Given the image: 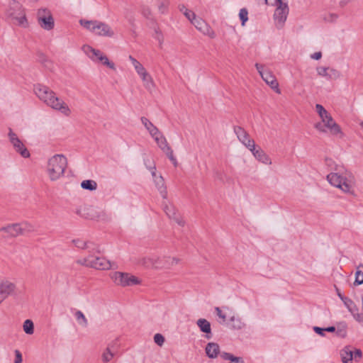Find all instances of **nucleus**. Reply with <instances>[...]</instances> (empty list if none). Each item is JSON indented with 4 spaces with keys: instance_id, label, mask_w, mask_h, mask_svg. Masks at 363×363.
Here are the masks:
<instances>
[{
    "instance_id": "1",
    "label": "nucleus",
    "mask_w": 363,
    "mask_h": 363,
    "mask_svg": "<svg viewBox=\"0 0 363 363\" xmlns=\"http://www.w3.org/2000/svg\"><path fill=\"white\" fill-rule=\"evenodd\" d=\"M34 92L37 97L48 106L60 112L65 116L71 114V110L68 105L48 86L38 84L34 86Z\"/></svg>"
},
{
    "instance_id": "2",
    "label": "nucleus",
    "mask_w": 363,
    "mask_h": 363,
    "mask_svg": "<svg viewBox=\"0 0 363 363\" xmlns=\"http://www.w3.org/2000/svg\"><path fill=\"white\" fill-rule=\"evenodd\" d=\"M333 170L326 177L329 184L344 193H351L354 184L352 173L342 164L335 165Z\"/></svg>"
},
{
    "instance_id": "3",
    "label": "nucleus",
    "mask_w": 363,
    "mask_h": 363,
    "mask_svg": "<svg viewBox=\"0 0 363 363\" xmlns=\"http://www.w3.org/2000/svg\"><path fill=\"white\" fill-rule=\"evenodd\" d=\"M320 121L315 125V128L320 133H329L333 135L343 136L340 126L335 122L331 114L320 104L315 105Z\"/></svg>"
},
{
    "instance_id": "4",
    "label": "nucleus",
    "mask_w": 363,
    "mask_h": 363,
    "mask_svg": "<svg viewBox=\"0 0 363 363\" xmlns=\"http://www.w3.org/2000/svg\"><path fill=\"white\" fill-rule=\"evenodd\" d=\"M67 165V160L63 155L57 154L50 157L47 166L50 179L52 181L60 179L64 174Z\"/></svg>"
},
{
    "instance_id": "5",
    "label": "nucleus",
    "mask_w": 363,
    "mask_h": 363,
    "mask_svg": "<svg viewBox=\"0 0 363 363\" xmlns=\"http://www.w3.org/2000/svg\"><path fill=\"white\" fill-rule=\"evenodd\" d=\"M79 23L84 28L99 36L112 37L114 35L111 28L104 22L81 19Z\"/></svg>"
},
{
    "instance_id": "6",
    "label": "nucleus",
    "mask_w": 363,
    "mask_h": 363,
    "mask_svg": "<svg viewBox=\"0 0 363 363\" xmlns=\"http://www.w3.org/2000/svg\"><path fill=\"white\" fill-rule=\"evenodd\" d=\"M272 5L275 7L273 14L274 24L278 29H281L284 27L289 13L288 4L282 0H274Z\"/></svg>"
},
{
    "instance_id": "7",
    "label": "nucleus",
    "mask_w": 363,
    "mask_h": 363,
    "mask_svg": "<svg viewBox=\"0 0 363 363\" xmlns=\"http://www.w3.org/2000/svg\"><path fill=\"white\" fill-rule=\"evenodd\" d=\"M82 50L94 63H101L111 69H116L115 64L111 62L101 50L95 49L89 45H83Z\"/></svg>"
},
{
    "instance_id": "8",
    "label": "nucleus",
    "mask_w": 363,
    "mask_h": 363,
    "mask_svg": "<svg viewBox=\"0 0 363 363\" xmlns=\"http://www.w3.org/2000/svg\"><path fill=\"white\" fill-rule=\"evenodd\" d=\"M79 264L97 270H108L112 267L111 262L104 257L89 255L77 261Z\"/></svg>"
},
{
    "instance_id": "9",
    "label": "nucleus",
    "mask_w": 363,
    "mask_h": 363,
    "mask_svg": "<svg viewBox=\"0 0 363 363\" xmlns=\"http://www.w3.org/2000/svg\"><path fill=\"white\" fill-rule=\"evenodd\" d=\"M110 277L115 284L123 287L141 284V280L138 277L127 272H113L110 274Z\"/></svg>"
},
{
    "instance_id": "10",
    "label": "nucleus",
    "mask_w": 363,
    "mask_h": 363,
    "mask_svg": "<svg viewBox=\"0 0 363 363\" xmlns=\"http://www.w3.org/2000/svg\"><path fill=\"white\" fill-rule=\"evenodd\" d=\"M255 67L266 84H267L277 94H280L281 89H279V83L272 72L264 69V67L259 63L255 64Z\"/></svg>"
},
{
    "instance_id": "11",
    "label": "nucleus",
    "mask_w": 363,
    "mask_h": 363,
    "mask_svg": "<svg viewBox=\"0 0 363 363\" xmlns=\"http://www.w3.org/2000/svg\"><path fill=\"white\" fill-rule=\"evenodd\" d=\"M37 20L39 26L45 30H51L54 28L55 21L51 11L45 8L38 10Z\"/></svg>"
},
{
    "instance_id": "12",
    "label": "nucleus",
    "mask_w": 363,
    "mask_h": 363,
    "mask_svg": "<svg viewBox=\"0 0 363 363\" xmlns=\"http://www.w3.org/2000/svg\"><path fill=\"white\" fill-rule=\"evenodd\" d=\"M33 230V226L27 222L9 225L0 229V234L6 233L8 235L16 237L24 232Z\"/></svg>"
},
{
    "instance_id": "13",
    "label": "nucleus",
    "mask_w": 363,
    "mask_h": 363,
    "mask_svg": "<svg viewBox=\"0 0 363 363\" xmlns=\"http://www.w3.org/2000/svg\"><path fill=\"white\" fill-rule=\"evenodd\" d=\"M342 363H352V361L359 362L362 357L361 350L351 346H346L340 351Z\"/></svg>"
},
{
    "instance_id": "14",
    "label": "nucleus",
    "mask_w": 363,
    "mask_h": 363,
    "mask_svg": "<svg viewBox=\"0 0 363 363\" xmlns=\"http://www.w3.org/2000/svg\"><path fill=\"white\" fill-rule=\"evenodd\" d=\"M9 138L16 152L19 153L24 158H28L30 157L29 151L26 147L22 140L12 131L11 128H9Z\"/></svg>"
},
{
    "instance_id": "15",
    "label": "nucleus",
    "mask_w": 363,
    "mask_h": 363,
    "mask_svg": "<svg viewBox=\"0 0 363 363\" xmlns=\"http://www.w3.org/2000/svg\"><path fill=\"white\" fill-rule=\"evenodd\" d=\"M234 133L237 135L238 140L248 150L251 147L253 148V145L255 143L254 140L250 138L249 134L243 128L240 126H235Z\"/></svg>"
},
{
    "instance_id": "16",
    "label": "nucleus",
    "mask_w": 363,
    "mask_h": 363,
    "mask_svg": "<svg viewBox=\"0 0 363 363\" xmlns=\"http://www.w3.org/2000/svg\"><path fill=\"white\" fill-rule=\"evenodd\" d=\"M16 286L6 279L0 278V304L15 291Z\"/></svg>"
},
{
    "instance_id": "17",
    "label": "nucleus",
    "mask_w": 363,
    "mask_h": 363,
    "mask_svg": "<svg viewBox=\"0 0 363 363\" xmlns=\"http://www.w3.org/2000/svg\"><path fill=\"white\" fill-rule=\"evenodd\" d=\"M150 170L157 190L159 191L161 196L166 200L167 198V191L163 177L162 176H157L155 166L150 167Z\"/></svg>"
},
{
    "instance_id": "18",
    "label": "nucleus",
    "mask_w": 363,
    "mask_h": 363,
    "mask_svg": "<svg viewBox=\"0 0 363 363\" xmlns=\"http://www.w3.org/2000/svg\"><path fill=\"white\" fill-rule=\"evenodd\" d=\"M191 24H193L195 28L203 34L208 35L211 38L215 37L214 31L212 30L211 26L202 18H196L195 20L192 21Z\"/></svg>"
},
{
    "instance_id": "19",
    "label": "nucleus",
    "mask_w": 363,
    "mask_h": 363,
    "mask_svg": "<svg viewBox=\"0 0 363 363\" xmlns=\"http://www.w3.org/2000/svg\"><path fill=\"white\" fill-rule=\"evenodd\" d=\"M253 156L260 162L264 164H271L272 161L270 157L265 153V152L259 147H256L255 144L253 145V148L249 150Z\"/></svg>"
},
{
    "instance_id": "20",
    "label": "nucleus",
    "mask_w": 363,
    "mask_h": 363,
    "mask_svg": "<svg viewBox=\"0 0 363 363\" xmlns=\"http://www.w3.org/2000/svg\"><path fill=\"white\" fill-rule=\"evenodd\" d=\"M316 71L319 76L325 77L327 79H336L340 76L339 72L333 68L318 67Z\"/></svg>"
},
{
    "instance_id": "21",
    "label": "nucleus",
    "mask_w": 363,
    "mask_h": 363,
    "mask_svg": "<svg viewBox=\"0 0 363 363\" xmlns=\"http://www.w3.org/2000/svg\"><path fill=\"white\" fill-rule=\"evenodd\" d=\"M8 16L11 18L12 21H13V23L21 28H26L29 26V23L26 18V11L22 13L20 12L18 14L15 13V15H10Z\"/></svg>"
},
{
    "instance_id": "22",
    "label": "nucleus",
    "mask_w": 363,
    "mask_h": 363,
    "mask_svg": "<svg viewBox=\"0 0 363 363\" xmlns=\"http://www.w3.org/2000/svg\"><path fill=\"white\" fill-rule=\"evenodd\" d=\"M8 16L11 18L12 21H13V23L21 28H26L29 26V23L26 18V11L22 13L20 12L18 14L15 13V15H10Z\"/></svg>"
},
{
    "instance_id": "23",
    "label": "nucleus",
    "mask_w": 363,
    "mask_h": 363,
    "mask_svg": "<svg viewBox=\"0 0 363 363\" xmlns=\"http://www.w3.org/2000/svg\"><path fill=\"white\" fill-rule=\"evenodd\" d=\"M8 16L11 18L12 21H13V23L21 28H26L29 26V23L26 18V11L22 13L20 12L18 14L15 13V15H10Z\"/></svg>"
},
{
    "instance_id": "24",
    "label": "nucleus",
    "mask_w": 363,
    "mask_h": 363,
    "mask_svg": "<svg viewBox=\"0 0 363 363\" xmlns=\"http://www.w3.org/2000/svg\"><path fill=\"white\" fill-rule=\"evenodd\" d=\"M152 138L154 139L157 146L163 152L171 147L169 145L166 138L161 131L157 132L156 135H154V136H152Z\"/></svg>"
},
{
    "instance_id": "25",
    "label": "nucleus",
    "mask_w": 363,
    "mask_h": 363,
    "mask_svg": "<svg viewBox=\"0 0 363 363\" xmlns=\"http://www.w3.org/2000/svg\"><path fill=\"white\" fill-rule=\"evenodd\" d=\"M162 205L165 213L169 218L174 219L179 225H183V222L177 217V211L173 205L167 203L166 201Z\"/></svg>"
},
{
    "instance_id": "26",
    "label": "nucleus",
    "mask_w": 363,
    "mask_h": 363,
    "mask_svg": "<svg viewBox=\"0 0 363 363\" xmlns=\"http://www.w3.org/2000/svg\"><path fill=\"white\" fill-rule=\"evenodd\" d=\"M23 11H25V9L21 3L16 0H11L9 2V9L6 11V15H15V13L18 14V13H22Z\"/></svg>"
},
{
    "instance_id": "27",
    "label": "nucleus",
    "mask_w": 363,
    "mask_h": 363,
    "mask_svg": "<svg viewBox=\"0 0 363 363\" xmlns=\"http://www.w3.org/2000/svg\"><path fill=\"white\" fill-rule=\"evenodd\" d=\"M206 355L211 359H215L220 354V347L217 343L209 342L206 346Z\"/></svg>"
},
{
    "instance_id": "28",
    "label": "nucleus",
    "mask_w": 363,
    "mask_h": 363,
    "mask_svg": "<svg viewBox=\"0 0 363 363\" xmlns=\"http://www.w3.org/2000/svg\"><path fill=\"white\" fill-rule=\"evenodd\" d=\"M139 77L143 82V86L147 90H151L155 86L154 80L150 74L147 71L139 75Z\"/></svg>"
},
{
    "instance_id": "29",
    "label": "nucleus",
    "mask_w": 363,
    "mask_h": 363,
    "mask_svg": "<svg viewBox=\"0 0 363 363\" xmlns=\"http://www.w3.org/2000/svg\"><path fill=\"white\" fill-rule=\"evenodd\" d=\"M140 121L151 137L154 136V135H156V133L160 131V130L146 117H141Z\"/></svg>"
},
{
    "instance_id": "30",
    "label": "nucleus",
    "mask_w": 363,
    "mask_h": 363,
    "mask_svg": "<svg viewBox=\"0 0 363 363\" xmlns=\"http://www.w3.org/2000/svg\"><path fill=\"white\" fill-rule=\"evenodd\" d=\"M152 2L160 13L164 14L168 12L170 0H152Z\"/></svg>"
},
{
    "instance_id": "31",
    "label": "nucleus",
    "mask_w": 363,
    "mask_h": 363,
    "mask_svg": "<svg viewBox=\"0 0 363 363\" xmlns=\"http://www.w3.org/2000/svg\"><path fill=\"white\" fill-rule=\"evenodd\" d=\"M128 59L138 76L147 72L145 67L132 55H129Z\"/></svg>"
},
{
    "instance_id": "32",
    "label": "nucleus",
    "mask_w": 363,
    "mask_h": 363,
    "mask_svg": "<svg viewBox=\"0 0 363 363\" xmlns=\"http://www.w3.org/2000/svg\"><path fill=\"white\" fill-rule=\"evenodd\" d=\"M196 324L201 331L207 334L211 333V323L207 320L204 318H200L197 320Z\"/></svg>"
},
{
    "instance_id": "33",
    "label": "nucleus",
    "mask_w": 363,
    "mask_h": 363,
    "mask_svg": "<svg viewBox=\"0 0 363 363\" xmlns=\"http://www.w3.org/2000/svg\"><path fill=\"white\" fill-rule=\"evenodd\" d=\"M222 359L230 361L229 363H244L242 357H235L228 352H222L220 354Z\"/></svg>"
},
{
    "instance_id": "34",
    "label": "nucleus",
    "mask_w": 363,
    "mask_h": 363,
    "mask_svg": "<svg viewBox=\"0 0 363 363\" xmlns=\"http://www.w3.org/2000/svg\"><path fill=\"white\" fill-rule=\"evenodd\" d=\"M345 305V306L348 309V311L352 313L358 311V308L354 301L348 297L344 298V300L342 301Z\"/></svg>"
},
{
    "instance_id": "35",
    "label": "nucleus",
    "mask_w": 363,
    "mask_h": 363,
    "mask_svg": "<svg viewBox=\"0 0 363 363\" xmlns=\"http://www.w3.org/2000/svg\"><path fill=\"white\" fill-rule=\"evenodd\" d=\"M81 187L84 189L94 191L97 188V183L91 179L84 180L81 183Z\"/></svg>"
},
{
    "instance_id": "36",
    "label": "nucleus",
    "mask_w": 363,
    "mask_h": 363,
    "mask_svg": "<svg viewBox=\"0 0 363 363\" xmlns=\"http://www.w3.org/2000/svg\"><path fill=\"white\" fill-rule=\"evenodd\" d=\"M362 284H363V264H359L357 267L354 284L360 285Z\"/></svg>"
},
{
    "instance_id": "37",
    "label": "nucleus",
    "mask_w": 363,
    "mask_h": 363,
    "mask_svg": "<svg viewBox=\"0 0 363 363\" xmlns=\"http://www.w3.org/2000/svg\"><path fill=\"white\" fill-rule=\"evenodd\" d=\"M245 324L240 318L233 316L230 318V328L234 330H240L244 327Z\"/></svg>"
},
{
    "instance_id": "38",
    "label": "nucleus",
    "mask_w": 363,
    "mask_h": 363,
    "mask_svg": "<svg viewBox=\"0 0 363 363\" xmlns=\"http://www.w3.org/2000/svg\"><path fill=\"white\" fill-rule=\"evenodd\" d=\"M74 317L77 320L78 323L84 327H86L88 325L87 319L81 311H77L74 313Z\"/></svg>"
},
{
    "instance_id": "39",
    "label": "nucleus",
    "mask_w": 363,
    "mask_h": 363,
    "mask_svg": "<svg viewBox=\"0 0 363 363\" xmlns=\"http://www.w3.org/2000/svg\"><path fill=\"white\" fill-rule=\"evenodd\" d=\"M239 18L241 21V25L245 26L246 22L248 21V11L246 8H242L240 10Z\"/></svg>"
},
{
    "instance_id": "40",
    "label": "nucleus",
    "mask_w": 363,
    "mask_h": 363,
    "mask_svg": "<svg viewBox=\"0 0 363 363\" xmlns=\"http://www.w3.org/2000/svg\"><path fill=\"white\" fill-rule=\"evenodd\" d=\"M23 330L26 334L32 335L34 332L33 323L30 320H26L23 323Z\"/></svg>"
},
{
    "instance_id": "41",
    "label": "nucleus",
    "mask_w": 363,
    "mask_h": 363,
    "mask_svg": "<svg viewBox=\"0 0 363 363\" xmlns=\"http://www.w3.org/2000/svg\"><path fill=\"white\" fill-rule=\"evenodd\" d=\"M113 357L114 353L111 350L110 347H108L102 354V360L104 362H108Z\"/></svg>"
},
{
    "instance_id": "42",
    "label": "nucleus",
    "mask_w": 363,
    "mask_h": 363,
    "mask_svg": "<svg viewBox=\"0 0 363 363\" xmlns=\"http://www.w3.org/2000/svg\"><path fill=\"white\" fill-rule=\"evenodd\" d=\"M164 337L160 333H156L154 335V342L159 346L162 347L164 343Z\"/></svg>"
},
{
    "instance_id": "43",
    "label": "nucleus",
    "mask_w": 363,
    "mask_h": 363,
    "mask_svg": "<svg viewBox=\"0 0 363 363\" xmlns=\"http://www.w3.org/2000/svg\"><path fill=\"white\" fill-rule=\"evenodd\" d=\"M164 152L166 154V155L168 157V158L170 160V161L173 163V164L174 166H177V161L176 157L174 156L172 149L170 147L168 150H167L166 151H164Z\"/></svg>"
},
{
    "instance_id": "44",
    "label": "nucleus",
    "mask_w": 363,
    "mask_h": 363,
    "mask_svg": "<svg viewBox=\"0 0 363 363\" xmlns=\"http://www.w3.org/2000/svg\"><path fill=\"white\" fill-rule=\"evenodd\" d=\"M184 15L191 22V23L196 18L195 13L193 11L189 10V9L185 10Z\"/></svg>"
},
{
    "instance_id": "45",
    "label": "nucleus",
    "mask_w": 363,
    "mask_h": 363,
    "mask_svg": "<svg viewBox=\"0 0 363 363\" xmlns=\"http://www.w3.org/2000/svg\"><path fill=\"white\" fill-rule=\"evenodd\" d=\"M73 242L74 243L75 246L78 248L84 249L89 247L86 242L79 239L73 240Z\"/></svg>"
},
{
    "instance_id": "46",
    "label": "nucleus",
    "mask_w": 363,
    "mask_h": 363,
    "mask_svg": "<svg viewBox=\"0 0 363 363\" xmlns=\"http://www.w3.org/2000/svg\"><path fill=\"white\" fill-rule=\"evenodd\" d=\"M23 361L22 354L18 350H15V361L14 363H21Z\"/></svg>"
},
{
    "instance_id": "47",
    "label": "nucleus",
    "mask_w": 363,
    "mask_h": 363,
    "mask_svg": "<svg viewBox=\"0 0 363 363\" xmlns=\"http://www.w3.org/2000/svg\"><path fill=\"white\" fill-rule=\"evenodd\" d=\"M354 318L360 323H363V313H359L358 311L352 313Z\"/></svg>"
},
{
    "instance_id": "48",
    "label": "nucleus",
    "mask_w": 363,
    "mask_h": 363,
    "mask_svg": "<svg viewBox=\"0 0 363 363\" xmlns=\"http://www.w3.org/2000/svg\"><path fill=\"white\" fill-rule=\"evenodd\" d=\"M216 311L217 315L220 318H221L223 320V321H225L226 316L218 307L216 308Z\"/></svg>"
},
{
    "instance_id": "49",
    "label": "nucleus",
    "mask_w": 363,
    "mask_h": 363,
    "mask_svg": "<svg viewBox=\"0 0 363 363\" xmlns=\"http://www.w3.org/2000/svg\"><path fill=\"white\" fill-rule=\"evenodd\" d=\"M313 330L317 334L322 335V336L324 335V332H325V328H319V327H314Z\"/></svg>"
},
{
    "instance_id": "50",
    "label": "nucleus",
    "mask_w": 363,
    "mask_h": 363,
    "mask_svg": "<svg viewBox=\"0 0 363 363\" xmlns=\"http://www.w3.org/2000/svg\"><path fill=\"white\" fill-rule=\"evenodd\" d=\"M321 57H322V53L320 52H316L313 53V55H311V58L316 60L320 59Z\"/></svg>"
},
{
    "instance_id": "51",
    "label": "nucleus",
    "mask_w": 363,
    "mask_h": 363,
    "mask_svg": "<svg viewBox=\"0 0 363 363\" xmlns=\"http://www.w3.org/2000/svg\"><path fill=\"white\" fill-rule=\"evenodd\" d=\"M168 262L170 263V264H177L179 262V259H176L174 257H168Z\"/></svg>"
},
{
    "instance_id": "52",
    "label": "nucleus",
    "mask_w": 363,
    "mask_h": 363,
    "mask_svg": "<svg viewBox=\"0 0 363 363\" xmlns=\"http://www.w3.org/2000/svg\"><path fill=\"white\" fill-rule=\"evenodd\" d=\"M178 8L179 10L183 13V14L184 13L185 10H188V9L184 4L179 5Z\"/></svg>"
},
{
    "instance_id": "53",
    "label": "nucleus",
    "mask_w": 363,
    "mask_h": 363,
    "mask_svg": "<svg viewBox=\"0 0 363 363\" xmlns=\"http://www.w3.org/2000/svg\"><path fill=\"white\" fill-rule=\"evenodd\" d=\"M337 295L338 296V297L342 301L344 300V298H345L346 296H344L338 289H337Z\"/></svg>"
},
{
    "instance_id": "54",
    "label": "nucleus",
    "mask_w": 363,
    "mask_h": 363,
    "mask_svg": "<svg viewBox=\"0 0 363 363\" xmlns=\"http://www.w3.org/2000/svg\"><path fill=\"white\" fill-rule=\"evenodd\" d=\"M325 330L327 331V332H334L335 330V328L333 327V326H330V327H328V328H325Z\"/></svg>"
},
{
    "instance_id": "55",
    "label": "nucleus",
    "mask_w": 363,
    "mask_h": 363,
    "mask_svg": "<svg viewBox=\"0 0 363 363\" xmlns=\"http://www.w3.org/2000/svg\"><path fill=\"white\" fill-rule=\"evenodd\" d=\"M143 15L146 17H148L150 15V11L147 9V11H143Z\"/></svg>"
},
{
    "instance_id": "56",
    "label": "nucleus",
    "mask_w": 363,
    "mask_h": 363,
    "mask_svg": "<svg viewBox=\"0 0 363 363\" xmlns=\"http://www.w3.org/2000/svg\"><path fill=\"white\" fill-rule=\"evenodd\" d=\"M359 125L363 128V121L360 122Z\"/></svg>"
}]
</instances>
